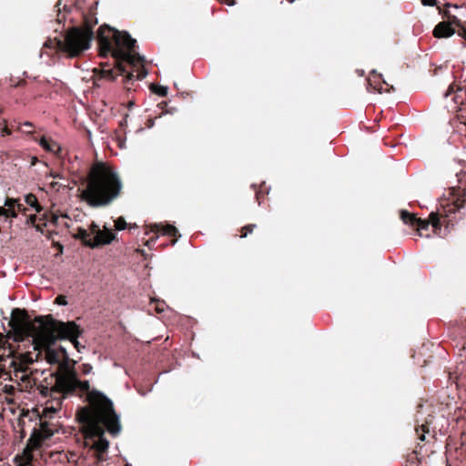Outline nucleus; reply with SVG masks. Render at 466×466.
Returning a JSON list of instances; mask_svg holds the SVG:
<instances>
[{"instance_id":"obj_10","label":"nucleus","mask_w":466,"mask_h":466,"mask_svg":"<svg viewBox=\"0 0 466 466\" xmlns=\"http://www.w3.org/2000/svg\"><path fill=\"white\" fill-rule=\"evenodd\" d=\"M457 25H460V23L444 20L439 22V38L450 37L454 35Z\"/></svg>"},{"instance_id":"obj_4","label":"nucleus","mask_w":466,"mask_h":466,"mask_svg":"<svg viewBox=\"0 0 466 466\" xmlns=\"http://www.w3.org/2000/svg\"><path fill=\"white\" fill-rule=\"evenodd\" d=\"M121 189L122 182L117 174L110 167L96 163L89 170L81 198L92 208L106 207L119 197Z\"/></svg>"},{"instance_id":"obj_22","label":"nucleus","mask_w":466,"mask_h":466,"mask_svg":"<svg viewBox=\"0 0 466 466\" xmlns=\"http://www.w3.org/2000/svg\"><path fill=\"white\" fill-rule=\"evenodd\" d=\"M426 428V425L422 424L421 425V432H420V430L419 429H416V432L418 434V438L420 440V441H424L426 436L425 434L426 433H429V431L428 430H425Z\"/></svg>"},{"instance_id":"obj_3","label":"nucleus","mask_w":466,"mask_h":466,"mask_svg":"<svg viewBox=\"0 0 466 466\" xmlns=\"http://www.w3.org/2000/svg\"><path fill=\"white\" fill-rule=\"evenodd\" d=\"M99 51L102 56L111 54L116 61V67L104 68L102 77L113 80L116 75H122L126 68L124 62L137 68V79L141 80L147 75V71L143 66L144 56H141L135 51L136 39L126 31H118L107 25H101L97 33Z\"/></svg>"},{"instance_id":"obj_28","label":"nucleus","mask_w":466,"mask_h":466,"mask_svg":"<svg viewBox=\"0 0 466 466\" xmlns=\"http://www.w3.org/2000/svg\"><path fill=\"white\" fill-rule=\"evenodd\" d=\"M36 221H37V217L35 215H31L27 218L26 223L35 227V225H36Z\"/></svg>"},{"instance_id":"obj_17","label":"nucleus","mask_w":466,"mask_h":466,"mask_svg":"<svg viewBox=\"0 0 466 466\" xmlns=\"http://www.w3.org/2000/svg\"><path fill=\"white\" fill-rule=\"evenodd\" d=\"M16 204V201L15 199H6L5 206L7 207L8 210V217L15 218L16 212L15 209V206Z\"/></svg>"},{"instance_id":"obj_16","label":"nucleus","mask_w":466,"mask_h":466,"mask_svg":"<svg viewBox=\"0 0 466 466\" xmlns=\"http://www.w3.org/2000/svg\"><path fill=\"white\" fill-rule=\"evenodd\" d=\"M48 190L51 192H58L61 188H65L67 186L62 182L59 181H51L46 184Z\"/></svg>"},{"instance_id":"obj_23","label":"nucleus","mask_w":466,"mask_h":466,"mask_svg":"<svg viewBox=\"0 0 466 466\" xmlns=\"http://www.w3.org/2000/svg\"><path fill=\"white\" fill-rule=\"evenodd\" d=\"M458 35L466 40V25L460 21V25H457Z\"/></svg>"},{"instance_id":"obj_7","label":"nucleus","mask_w":466,"mask_h":466,"mask_svg":"<svg viewBox=\"0 0 466 466\" xmlns=\"http://www.w3.org/2000/svg\"><path fill=\"white\" fill-rule=\"evenodd\" d=\"M75 236L90 248L109 244L116 238V234L112 230L106 227H104V229L101 230L95 223L91 224L89 230L78 228Z\"/></svg>"},{"instance_id":"obj_8","label":"nucleus","mask_w":466,"mask_h":466,"mask_svg":"<svg viewBox=\"0 0 466 466\" xmlns=\"http://www.w3.org/2000/svg\"><path fill=\"white\" fill-rule=\"evenodd\" d=\"M400 218L406 225L415 228L418 235L421 238H429L431 232L437 230V213L435 212L431 213L430 222L416 218L412 213L407 210L400 211Z\"/></svg>"},{"instance_id":"obj_37","label":"nucleus","mask_w":466,"mask_h":466,"mask_svg":"<svg viewBox=\"0 0 466 466\" xmlns=\"http://www.w3.org/2000/svg\"><path fill=\"white\" fill-rule=\"evenodd\" d=\"M23 126H24L25 127H26V128H29V127H32V124H31L30 122H25V123L23 124Z\"/></svg>"},{"instance_id":"obj_26","label":"nucleus","mask_w":466,"mask_h":466,"mask_svg":"<svg viewBox=\"0 0 466 466\" xmlns=\"http://www.w3.org/2000/svg\"><path fill=\"white\" fill-rule=\"evenodd\" d=\"M256 227L255 224H250L243 228V230L245 232L240 236L241 238H246L248 233H251L253 231V228Z\"/></svg>"},{"instance_id":"obj_30","label":"nucleus","mask_w":466,"mask_h":466,"mask_svg":"<svg viewBox=\"0 0 466 466\" xmlns=\"http://www.w3.org/2000/svg\"><path fill=\"white\" fill-rule=\"evenodd\" d=\"M7 209V207H0V217L4 216L5 218H9L8 217V210Z\"/></svg>"},{"instance_id":"obj_24","label":"nucleus","mask_w":466,"mask_h":466,"mask_svg":"<svg viewBox=\"0 0 466 466\" xmlns=\"http://www.w3.org/2000/svg\"><path fill=\"white\" fill-rule=\"evenodd\" d=\"M48 178H58V179H63L65 180L64 177L60 174V173H57V172H53L51 171L49 174L46 175V180L47 181Z\"/></svg>"},{"instance_id":"obj_31","label":"nucleus","mask_w":466,"mask_h":466,"mask_svg":"<svg viewBox=\"0 0 466 466\" xmlns=\"http://www.w3.org/2000/svg\"><path fill=\"white\" fill-rule=\"evenodd\" d=\"M58 220V217L56 215H51L50 219H47V222L56 224Z\"/></svg>"},{"instance_id":"obj_21","label":"nucleus","mask_w":466,"mask_h":466,"mask_svg":"<svg viewBox=\"0 0 466 466\" xmlns=\"http://www.w3.org/2000/svg\"><path fill=\"white\" fill-rule=\"evenodd\" d=\"M115 227L117 230H123L127 228V222L124 218L120 217L115 221Z\"/></svg>"},{"instance_id":"obj_11","label":"nucleus","mask_w":466,"mask_h":466,"mask_svg":"<svg viewBox=\"0 0 466 466\" xmlns=\"http://www.w3.org/2000/svg\"><path fill=\"white\" fill-rule=\"evenodd\" d=\"M39 145L46 151L58 155L61 151V147L55 141L49 140L42 137L39 140Z\"/></svg>"},{"instance_id":"obj_40","label":"nucleus","mask_w":466,"mask_h":466,"mask_svg":"<svg viewBox=\"0 0 466 466\" xmlns=\"http://www.w3.org/2000/svg\"><path fill=\"white\" fill-rule=\"evenodd\" d=\"M153 126V122H149V127H151Z\"/></svg>"},{"instance_id":"obj_33","label":"nucleus","mask_w":466,"mask_h":466,"mask_svg":"<svg viewBox=\"0 0 466 466\" xmlns=\"http://www.w3.org/2000/svg\"><path fill=\"white\" fill-rule=\"evenodd\" d=\"M223 3H225L226 5L231 6V5H235V0H223Z\"/></svg>"},{"instance_id":"obj_38","label":"nucleus","mask_w":466,"mask_h":466,"mask_svg":"<svg viewBox=\"0 0 466 466\" xmlns=\"http://www.w3.org/2000/svg\"><path fill=\"white\" fill-rule=\"evenodd\" d=\"M432 35L434 37H437V25L433 28Z\"/></svg>"},{"instance_id":"obj_1","label":"nucleus","mask_w":466,"mask_h":466,"mask_svg":"<svg viewBox=\"0 0 466 466\" xmlns=\"http://www.w3.org/2000/svg\"><path fill=\"white\" fill-rule=\"evenodd\" d=\"M55 380L51 389L42 390L43 395L50 391L60 393L65 399L67 395H73L77 391L87 392L88 405L81 408L76 417L82 424L86 436L85 445L92 450L96 463L106 461L109 442L104 438L105 430L106 429L114 436L121 431L119 416L114 410L112 400L101 391L89 390V381L80 380L76 372L66 364L59 365L58 370L55 373Z\"/></svg>"},{"instance_id":"obj_32","label":"nucleus","mask_w":466,"mask_h":466,"mask_svg":"<svg viewBox=\"0 0 466 466\" xmlns=\"http://www.w3.org/2000/svg\"><path fill=\"white\" fill-rule=\"evenodd\" d=\"M134 78L133 73H127V75L125 76V81H131Z\"/></svg>"},{"instance_id":"obj_9","label":"nucleus","mask_w":466,"mask_h":466,"mask_svg":"<svg viewBox=\"0 0 466 466\" xmlns=\"http://www.w3.org/2000/svg\"><path fill=\"white\" fill-rule=\"evenodd\" d=\"M54 434V431L50 430L46 422L40 423V429L34 431L28 440L27 447L30 449L38 448L41 443L50 438Z\"/></svg>"},{"instance_id":"obj_5","label":"nucleus","mask_w":466,"mask_h":466,"mask_svg":"<svg viewBox=\"0 0 466 466\" xmlns=\"http://www.w3.org/2000/svg\"><path fill=\"white\" fill-rule=\"evenodd\" d=\"M460 186L452 187L439 198V234L443 231L447 235L454 227V218H451L457 210L466 208V177L460 180Z\"/></svg>"},{"instance_id":"obj_6","label":"nucleus","mask_w":466,"mask_h":466,"mask_svg":"<svg viewBox=\"0 0 466 466\" xmlns=\"http://www.w3.org/2000/svg\"><path fill=\"white\" fill-rule=\"evenodd\" d=\"M93 36V30L87 25L81 28L74 27L67 31L63 41L48 40L44 46L62 50L67 53L69 56L74 57L90 47Z\"/></svg>"},{"instance_id":"obj_39","label":"nucleus","mask_w":466,"mask_h":466,"mask_svg":"<svg viewBox=\"0 0 466 466\" xmlns=\"http://www.w3.org/2000/svg\"><path fill=\"white\" fill-rule=\"evenodd\" d=\"M157 311L158 312H162L164 309L161 306L157 305V308H156Z\"/></svg>"},{"instance_id":"obj_34","label":"nucleus","mask_w":466,"mask_h":466,"mask_svg":"<svg viewBox=\"0 0 466 466\" xmlns=\"http://www.w3.org/2000/svg\"><path fill=\"white\" fill-rule=\"evenodd\" d=\"M453 92V86H449L447 92L445 93V96H448L450 93Z\"/></svg>"},{"instance_id":"obj_25","label":"nucleus","mask_w":466,"mask_h":466,"mask_svg":"<svg viewBox=\"0 0 466 466\" xmlns=\"http://www.w3.org/2000/svg\"><path fill=\"white\" fill-rule=\"evenodd\" d=\"M56 303L61 306L67 305L66 297L64 295H59L56 298Z\"/></svg>"},{"instance_id":"obj_29","label":"nucleus","mask_w":466,"mask_h":466,"mask_svg":"<svg viewBox=\"0 0 466 466\" xmlns=\"http://www.w3.org/2000/svg\"><path fill=\"white\" fill-rule=\"evenodd\" d=\"M423 5L434 6L437 5V0H421Z\"/></svg>"},{"instance_id":"obj_18","label":"nucleus","mask_w":466,"mask_h":466,"mask_svg":"<svg viewBox=\"0 0 466 466\" xmlns=\"http://www.w3.org/2000/svg\"><path fill=\"white\" fill-rule=\"evenodd\" d=\"M152 91L160 96H166L167 95V87L163 86H152L151 87Z\"/></svg>"},{"instance_id":"obj_19","label":"nucleus","mask_w":466,"mask_h":466,"mask_svg":"<svg viewBox=\"0 0 466 466\" xmlns=\"http://www.w3.org/2000/svg\"><path fill=\"white\" fill-rule=\"evenodd\" d=\"M0 391L5 392L8 395H13L15 393V388L13 385L0 384Z\"/></svg>"},{"instance_id":"obj_35","label":"nucleus","mask_w":466,"mask_h":466,"mask_svg":"<svg viewBox=\"0 0 466 466\" xmlns=\"http://www.w3.org/2000/svg\"><path fill=\"white\" fill-rule=\"evenodd\" d=\"M5 343V337L0 333V346H3Z\"/></svg>"},{"instance_id":"obj_15","label":"nucleus","mask_w":466,"mask_h":466,"mask_svg":"<svg viewBox=\"0 0 466 466\" xmlns=\"http://www.w3.org/2000/svg\"><path fill=\"white\" fill-rule=\"evenodd\" d=\"M25 202L30 207L34 208L35 211L40 212L42 210V207L38 204L35 196L32 194L25 196Z\"/></svg>"},{"instance_id":"obj_12","label":"nucleus","mask_w":466,"mask_h":466,"mask_svg":"<svg viewBox=\"0 0 466 466\" xmlns=\"http://www.w3.org/2000/svg\"><path fill=\"white\" fill-rule=\"evenodd\" d=\"M152 231H156L157 233H161L162 235L167 236H176L177 230L172 225H162L156 224L153 226Z\"/></svg>"},{"instance_id":"obj_14","label":"nucleus","mask_w":466,"mask_h":466,"mask_svg":"<svg viewBox=\"0 0 466 466\" xmlns=\"http://www.w3.org/2000/svg\"><path fill=\"white\" fill-rule=\"evenodd\" d=\"M62 400L61 399L56 400L55 404L46 406L43 410V415L46 418H51L53 414L56 413L61 409Z\"/></svg>"},{"instance_id":"obj_2","label":"nucleus","mask_w":466,"mask_h":466,"mask_svg":"<svg viewBox=\"0 0 466 466\" xmlns=\"http://www.w3.org/2000/svg\"><path fill=\"white\" fill-rule=\"evenodd\" d=\"M9 326L11 330L7 333V337L14 341L19 342L26 338H32L35 352L25 354L37 355L39 358L40 350L45 348L46 360L49 364H56L60 360L59 353L50 349L57 339H68L75 348L78 349L77 338L82 332L80 327L74 321H58L51 316H38L29 321L26 319L25 312L20 309L12 310Z\"/></svg>"},{"instance_id":"obj_27","label":"nucleus","mask_w":466,"mask_h":466,"mask_svg":"<svg viewBox=\"0 0 466 466\" xmlns=\"http://www.w3.org/2000/svg\"><path fill=\"white\" fill-rule=\"evenodd\" d=\"M92 370L93 368L90 364L86 363L82 365L81 370L85 375L91 373Z\"/></svg>"},{"instance_id":"obj_36","label":"nucleus","mask_w":466,"mask_h":466,"mask_svg":"<svg viewBox=\"0 0 466 466\" xmlns=\"http://www.w3.org/2000/svg\"><path fill=\"white\" fill-rule=\"evenodd\" d=\"M374 89L377 90L379 93H382V86H374Z\"/></svg>"},{"instance_id":"obj_20","label":"nucleus","mask_w":466,"mask_h":466,"mask_svg":"<svg viewBox=\"0 0 466 466\" xmlns=\"http://www.w3.org/2000/svg\"><path fill=\"white\" fill-rule=\"evenodd\" d=\"M46 224H47V218L46 216H44L43 218H38V222L36 223V225H35V228L37 231L42 232L43 227H46Z\"/></svg>"},{"instance_id":"obj_13","label":"nucleus","mask_w":466,"mask_h":466,"mask_svg":"<svg viewBox=\"0 0 466 466\" xmlns=\"http://www.w3.org/2000/svg\"><path fill=\"white\" fill-rule=\"evenodd\" d=\"M451 5H447L443 9L439 6V15H441L442 20L451 21L453 23H460V19L450 10Z\"/></svg>"}]
</instances>
